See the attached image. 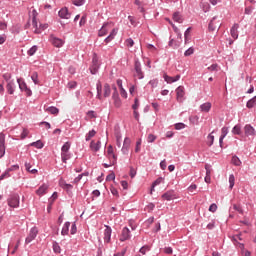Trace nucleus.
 Wrapping results in <instances>:
<instances>
[{
	"instance_id": "nucleus-1",
	"label": "nucleus",
	"mask_w": 256,
	"mask_h": 256,
	"mask_svg": "<svg viewBox=\"0 0 256 256\" xmlns=\"http://www.w3.org/2000/svg\"><path fill=\"white\" fill-rule=\"evenodd\" d=\"M37 15H39L37 10H32V29L36 35H39L49 27V24H39V28H37Z\"/></svg>"
},
{
	"instance_id": "nucleus-2",
	"label": "nucleus",
	"mask_w": 256,
	"mask_h": 256,
	"mask_svg": "<svg viewBox=\"0 0 256 256\" xmlns=\"http://www.w3.org/2000/svg\"><path fill=\"white\" fill-rule=\"evenodd\" d=\"M113 27H115V24L113 22L104 23L98 32V36L105 37V35H107V33H109V31H111Z\"/></svg>"
},
{
	"instance_id": "nucleus-3",
	"label": "nucleus",
	"mask_w": 256,
	"mask_h": 256,
	"mask_svg": "<svg viewBox=\"0 0 256 256\" xmlns=\"http://www.w3.org/2000/svg\"><path fill=\"white\" fill-rule=\"evenodd\" d=\"M177 40L170 39L168 45L169 47H173V49H178V47H181V43H183V36L180 34L179 30H177Z\"/></svg>"
},
{
	"instance_id": "nucleus-4",
	"label": "nucleus",
	"mask_w": 256,
	"mask_h": 256,
	"mask_svg": "<svg viewBox=\"0 0 256 256\" xmlns=\"http://www.w3.org/2000/svg\"><path fill=\"white\" fill-rule=\"evenodd\" d=\"M19 199L17 194L10 196L7 200L8 206L12 209H17V207H19Z\"/></svg>"
},
{
	"instance_id": "nucleus-5",
	"label": "nucleus",
	"mask_w": 256,
	"mask_h": 256,
	"mask_svg": "<svg viewBox=\"0 0 256 256\" xmlns=\"http://www.w3.org/2000/svg\"><path fill=\"white\" fill-rule=\"evenodd\" d=\"M17 83L19 85V89L24 91L27 97H31V95H33V92L31 91V89L27 87V83H25L21 78L17 79Z\"/></svg>"
},
{
	"instance_id": "nucleus-6",
	"label": "nucleus",
	"mask_w": 256,
	"mask_h": 256,
	"mask_svg": "<svg viewBox=\"0 0 256 256\" xmlns=\"http://www.w3.org/2000/svg\"><path fill=\"white\" fill-rule=\"evenodd\" d=\"M113 89H114V92L112 94L113 105L114 107L119 109V107H121L122 105L121 98L119 97V92H117V87H114Z\"/></svg>"
},
{
	"instance_id": "nucleus-7",
	"label": "nucleus",
	"mask_w": 256,
	"mask_h": 256,
	"mask_svg": "<svg viewBox=\"0 0 256 256\" xmlns=\"http://www.w3.org/2000/svg\"><path fill=\"white\" fill-rule=\"evenodd\" d=\"M220 28H221V20H218L217 16L213 17L208 26L209 31H216V29H220Z\"/></svg>"
},
{
	"instance_id": "nucleus-8",
	"label": "nucleus",
	"mask_w": 256,
	"mask_h": 256,
	"mask_svg": "<svg viewBox=\"0 0 256 256\" xmlns=\"http://www.w3.org/2000/svg\"><path fill=\"white\" fill-rule=\"evenodd\" d=\"M107 157L110 160V165L117 163V156L113 153V146L109 145L107 148Z\"/></svg>"
},
{
	"instance_id": "nucleus-9",
	"label": "nucleus",
	"mask_w": 256,
	"mask_h": 256,
	"mask_svg": "<svg viewBox=\"0 0 256 256\" xmlns=\"http://www.w3.org/2000/svg\"><path fill=\"white\" fill-rule=\"evenodd\" d=\"M39 233V230H37V227L31 228L28 237H26L25 243L29 244L31 241H34V239L37 237Z\"/></svg>"
},
{
	"instance_id": "nucleus-10",
	"label": "nucleus",
	"mask_w": 256,
	"mask_h": 256,
	"mask_svg": "<svg viewBox=\"0 0 256 256\" xmlns=\"http://www.w3.org/2000/svg\"><path fill=\"white\" fill-rule=\"evenodd\" d=\"M177 197V193H175L174 190H169L162 195L164 201H173V199H177Z\"/></svg>"
},
{
	"instance_id": "nucleus-11",
	"label": "nucleus",
	"mask_w": 256,
	"mask_h": 256,
	"mask_svg": "<svg viewBox=\"0 0 256 256\" xmlns=\"http://www.w3.org/2000/svg\"><path fill=\"white\" fill-rule=\"evenodd\" d=\"M97 71H99V60L97 59V56H94L92 59V65L90 67V73L95 75Z\"/></svg>"
},
{
	"instance_id": "nucleus-12",
	"label": "nucleus",
	"mask_w": 256,
	"mask_h": 256,
	"mask_svg": "<svg viewBox=\"0 0 256 256\" xmlns=\"http://www.w3.org/2000/svg\"><path fill=\"white\" fill-rule=\"evenodd\" d=\"M176 95H177V102L183 103V97H185V87L179 86L176 89Z\"/></svg>"
},
{
	"instance_id": "nucleus-13",
	"label": "nucleus",
	"mask_w": 256,
	"mask_h": 256,
	"mask_svg": "<svg viewBox=\"0 0 256 256\" xmlns=\"http://www.w3.org/2000/svg\"><path fill=\"white\" fill-rule=\"evenodd\" d=\"M244 133H245L246 137H255V135H256L255 128H253V126H251V124L245 125Z\"/></svg>"
},
{
	"instance_id": "nucleus-14",
	"label": "nucleus",
	"mask_w": 256,
	"mask_h": 256,
	"mask_svg": "<svg viewBox=\"0 0 256 256\" xmlns=\"http://www.w3.org/2000/svg\"><path fill=\"white\" fill-rule=\"evenodd\" d=\"M117 33H119V29L113 26V28L110 30L109 36L104 40L105 43H111V41H113V39H115L117 36Z\"/></svg>"
},
{
	"instance_id": "nucleus-15",
	"label": "nucleus",
	"mask_w": 256,
	"mask_h": 256,
	"mask_svg": "<svg viewBox=\"0 0 256 256\" xmlns=\"http://www.w3.org/2000/svg\"><path fill=\"white\" fill-rule=\"evenodd\" d=\"M128 239H131V231L129 230V228L124 227L122 229V233L120 236V241H127Z\"/></svg>"
},
{
	"instance_id": "nucleus-16",
	"label": "nucleus",
	"mask_w": 256,
	"mask_h": 256,
	"mask_svg": "<svg viewBox=\"0 0 256 256\" xmlns=\"http://www.w3.org/2000/svg\"><path fill=\"white\" fill-rule=\"evenodd\" d=\"M104 230V243H111V233H113V230L109 226H105Z\"/></svg>"
},
{
	"instance_id": "nucleus-17",
	"label": "nucleus",
	"mask_w": 256,
	"mask_h": 256,
	"mask_svg": "<svg viewBox=\"0 0 256 256\" xmlns=\"http://www.w3.org/2000/svg\"><path fill=\"white\" fill-rule=\"evenodd\" d=\"M131 147V139L125 138L122 146V153L127 155L129 153V148Z\"/></svg>"
},
{
	"instance_id": "nucleus-18",
	"label": "nucleus",
	"mask_w": 256,
	"mask_h": 256,
	"mask_svg": "<svg viewBox=\"0 0 256 256\" xmlns=\"http://www.w3.org/2000/svg\"><path fill=\"white\" fill-rule=\"evenodd\" d=\"M5 155V134L0 133V159Z\"/></svg>"
},
{
	"instance_id": "nucleus-19",
	"label": "nucleus",
	"mask_w": 256,
	"mask_h": 256,
	"mask_svg": "<svg viewBox=\"0 0 256 256\" xmlns=\"http://www.w3.org/2000/svg\"><path fill=\"white\" fill-rule=\"evenodd\" d=\"M230 35L234 39H239V24H234L230 29Z\"/></svg>"
},
{
	"instance_id": "nucleus-20",
	"label": "nucleus",
	"mask_w": 256,
	"mask_h": 256,
	"mask_svg": "<svg viewBox=\"0 0 256 256\" xmlns=\"http://www.w3.org/2000/svg\"><path fill=\"white\" fill-rule=\"evenodd\" d=\"M135 72H136L138 79H143L144 76H143V71L141 70V62L140 61L135 62Z\"/></svg>"
},
{
	"instance_id": "nucleus-21",
	"label": "nucleus",
	"mask_w": 256,
	"mask_h": 256,
	"mask_svg": "<svg viewBox=\"0 0 256 256\" xmlns=\"http://www.w3.org/2000/svg\"><path fill=\"white\" fill-rule=\"evenodd\" d=\"M59 17H61V19H71V14L69 13V10L67 8H62L59 12H58Z\"/></svg>"
},
{
	"instance_id": "nucleus-22",
	"label": "nucleus",
	"mask_w": 256,
	"mask_h": 256,
	"mask_svg": "<svg viewBox=\"0 0 256 256\" xmlns=\"http://www.w3.org/2000/svg\"><path fill=\"white\" fill-rule=\"evenodd\" d=\"M90 149L95 152L99 151V149H101V141L92 140L90 143Z\"/></svg>"
},
{
	"instance_id": "nucleus-23",
	"label": "nucleus",
	"mask_w": 256,
	"mask_h": 256,
	"mask_svg": "<svg viewBox=\"0 0 256 256\" xmlns=\"http://www.w3.org/2000/svg\"><path fill=\"white\" fill-rule=\"evenodd\" d=\"M50 41L54 47H63V40L57 37L51 36Z\"/></svg>"
},
{
	"instance_id": "nucleus-24",
	"label": "nucleus",
	"mask_w": 256,
	"mask_h": 256,
	"mask_svg": "<svg viewBox=\"0 0 256 256\" xmlns=\"http://www.w3.org/2000/svg\"><path fill=\"white\" fill-rule=\"evenodd\" d=\"M181 79V75H176L175 77L168 76L167 74L164 75V80L166 83H175Z\"/></svg>"
},
{
	"instance_id": "nucleus-25",
	"label": "nucleus",
	"mask_w": 256,
	"mask_h": 256,
	"mask_svg": "<svg viewBox=\"0 0 256 256\" xmlns=\"http://www.w3.org/2000/svg\"><path fill=\"white\" fill-rule=\"evenodd\" d=\"M49 189V186L47 184H43L39 187V189L36 190V194L41 197L42 195H45L47 193V190Z\"/></svg>"
},
{
	"instance_id": "nucleus-26",
	"label": "nucleus",
	"mask_w": 256,
	"mask_h": 256,
	"mask_svg": "<svg viewBox=\"0 0 256 256\" xmlns=\"http://www.w3.org/2000/svg\"><path fill=\"white\" fill-rule=\"evenodd\" d=\"M6 88H7L9 95H13V93H15V82L9 81L7 83Z\"/></svg>"
},
{
	"instance_id": "nucleus-27",
	"label": "nucleus",
	"mask_w": 256,
	"mask_h": 256,
	"mask_svg": "<svg viewBox=\"0 0 256 256\" xmlns=\"http://www.w3.org/2000/svg\"><path fill=\"white\" fill-rule=\"evenodd\" d=\"M200 109L203 113H209L211 111V103L206 102L200 106Z\"/></svg>"
},
{
	"instance_id": "nucleus-28",
	"label": "nucleus",
	"mask_w": 256,
	"mask_h": 256,
	"mask_svg": "<svg viewBox=\"0 0 256 256\" xmlns=\"http://www.w3.org/2000/svg\"><path fill=\"white\" fill-rule=\"evenodd\" d=\"M96 89H97V98L98 99H103V86L101 85V82H98L96 84Z\"/></svg>"
},
{
	"instance_id": "nucleus-29",
	"label": "nucleus",
	"mask_w": 256,
	"mask_h": 256,
	"mask_svg": "<svg viewBox=\"0 0 256 256\" xmlns=\"http://www.w3.org/2000/svg\"><path fill=\"white\" fill-rule=\"evenodd\" d=\"M111 95V86L105 84L103 87V97H109Z\"/></svg>"
},
{
	"instance_id": "nucleus-30",
	"label": "nucleus",
	"mask_w": 256,
	"mask_h": 256,
	"mask_svg": "<svg viewBox=\"0 0 256 256\" xmlns=\"http://www.w3.org/2000/svg\"><path fill=\"white\" fill-rule=\"evenodd\" d=\"M69 227H71V222H66L62 228L61 235H69Z\"/></svg>"
},
{
	"instance_id": "nucleus-31",
	"label": "nucleus",
	"mask_w": 256,
	"mask_h": 256,
	"mask_svg": "<svg viewBox=\"0 0 256 256\" xmlns=\"http://www.w3.org/2000/svg\"><path fill=\"white\" fill-rule=\"evenodd\" d=\"M173 21H175L176 23H183V16H181L179 12H175L173 14Z\"/></svg>"
},
{
	"instance_id": "nucleus-32",
	"label": "nucleus",
	"mask_w": 256,
	"mask_h": 256,
	"mask_svg": "<svg viewBox=\"0 0 256 256\" xmlns=\"http://www.w3.org/2000/svg\"><path fill=\"white\" fill-rule=\"evenodd\" d=\"M47 113H51V115H57L59 113V108L55 106H50L46 108Z\"/></svg>"
},
{
	"instance_id": "nucleus-33",
	"label": "nucleus",
	"mask_w": 256,
	"mask_h": 256,
	"mask_svg": "<svg viewBox=\"0 0 256 256\" xmlns=\"http://www.w3.org/2000/svg\"><path fill=\"white\" fill-rule=\"evenodd\" d=\"M214 141H215V136H213V133H210L207 136L206 144L208 145V147H211V145H213Z\"/></svg>"
},
{
	"instance_id": "nucleus-34",
	"label": "nucleus",
	"mask_w": 256,
	"mask_h": 256,
	"mask_svg": "<svg viewBox=\"0 0 256 256\" xmlns=\"http://www.w3.org/2000/svg\"><path fill=\"white\" fill-rule=\"evenodd\" d=\"M30 146H31V147H36V149H43L44 144H43V142H41V140H38V141H36V142H32V143L30 144Z\"/></svg>"
},
{
	"instance_id": "nucleus-35",
	"label": "nucleus",
	"mask_w": 256,
	"mask_h": 256,
	"mask_svg": "<svg viewBox=\"0 0 256 256\" xmlns=\"http://www.w3.org/2000/svg\"><path fill=\"white\" fill-rule=\"evenodd\" d=\"M149 251H151V247L149 245H145V246L141 247L139 250L141 255H147V253H149Z\"/></svg>"
},
{
	"instance_id": "nucleus-36",
	"label": "nucleus",
	"mask_w": 256,
	"mask_h": 256,
	"mask_svg": "<svg viewBox=\"0 0 256 256\" xmlns=\"http://www.w3.org/2000/svg\"><path fill=\"white\" fill-rule=\"evenodd\" d=\"M25 169L28 171V173H31L32 175L37 174V169H31V163H25Z\"/></svg>"
},
{
	"instance_id": "nucleus-37",
	"label": "nucleus",
	"mask_w": 256,
	"mask_h": 256,
	"mask_svg": "<svg viewBox=\"0 0 256 256\" xmlns=\"http://www.w3.org/2000/svg\"><path fill=\"white\" fill-rule=\"evenodd\" d=\"M31 79L35 85H39V74L37 72H33L31 75Z\"/></svg>"
},
{
	"instance_id": "nucleus-38",
	"label": "nucleus",
	"mask_w": 256,
	"mask_h": 256,
	"mask_svg": "<svg viewBox=\"0 0 256 256\" xmlns=\"http://www.w3.org/2000/svg\"><path fill=\"white\" fill-rule=\"evenodd\" d=\"M255 105H256V96L247 102L246 107H248V109H253Z\"/></svg>"
},
{
	"instance_id": "nucleus-39",
	"label": "nucleus",
	"mask_w": 256,
	"mask_h": 256,
	"mask_svg": "<svg viewBox=\"0 0 256 256\" xmlns=\"http://www.w3.org/2000/svg\"><path fill=\"white\" fill-rule=\"evenodd\" d=\"M61 159L63 163H67L68 159H71L69 152H61Z\"/></svg>"
},
{
	"instance_id": "nucleus-40",
	"label": "nucleus",
	"mask_w": 256,
	"mask_h": 256,
	"mask_svg": "<svg viewBox=\"0 0 256 256\" xmlns=\"http://www.w3.org/2000/svg\"><path fill=\"white\" fill-rule=\"evenodd\" d=\"M69 149H71V143L66 142L61 148V153H69Z\"/></svg>"
},
{
	"instance_id": "nucleus-41",
	"label": "nucleus",
	"mask_w": 256,
	"mask_h": 256,
	"mask_svg": "<svg viewBox=\"0 0 256 256\" xmlns=\"http://www.w3.org/2000/svg\"><path fill=\"white\" fill-rule=\"evenodd\" d=\"M233 135H241V125H236L232 129Z\"/></svg>"
},
{
	"instance_id": "nucleus-42",
	"label": "nucleus",
	"mask_w": 256,
	"mask_h": 256,
	"mask_svg": "<svg viewBox=\"0 0 256 256\" xmlns=\"http://www.w3.org/2000/svg\"><path fill=\"white\" fill-rule=\"evenodd\" d=\"M95 135H97V132L95 130L89 131V133L86 135V141H91V139H93Z\"/></svg>"
},
{
	"instance_id": "nucleus-43",
	"label": "nucleus",
	"mask_w": 256,
	"mask_h": 256,
	"mask_svg": "<svg viewBox=\"0 0 256 256\" xmlns=\"http://www.w3.org/2000/svg\"><path fill=\"white\" fill-rule=\"evenodd\" d=\"M232 163H233V165H235L236 167L241 166V160H240L239 157H237V156H233V157H232Z\"/></svg>"
},
{
	"instance_id": "nucleus-44",
	"label": "nucleus",
	"mask_w": 256,
	"mask_h": 256,
	"mask_svg": "<svg viewBox=\"0 0 256 256\" xmlns=\"http://www.w3.org/2000/svg\"><path fill=\"white\" fill-rule=\"evenodd\" d=\"M229 184L230 189H233V187H235V175L231 174L229 176Z\"/></svg>"
},
{
	"instance_id": "nucleus-45",
	"label": "nucleus",
	"mask_w": 256,
	"mask_h": 256,
	"mask_svg": "<svg viewBox=\"0 0 256 256\" xmlns=\"http://www.w3.org/2000/svg\"><path fill=\"white\" fill-rule=\"evenodd\" d=\"M53 251L54 253H61V246H59V243L57 242L53 243Z\"/></svg>"
},
{
	"instance_id": "nucleus-46",
	"label": "nucleus",
	"mask_w": 256,
	"mask_h": 256,
	"mask_svg": "<svg viewBox=\"0 0 256 256\" xmlns=\"http://www.w3.org/2000/svg\"><path fill=\"white\" fill-rule=\"evenodd\" d=\"M72 3L76 7H81V5H85V0H72Z\"/></svg>"
},
{
	"instance_id": "nucleus-47",
	"label": "nucleus",
	"mask_w": 256,
	"mask_h": 256,
	"mask_svg": "<svg viewBox=\"0 0 256 256\" xmlns=\"http://www.w3.org/2000/svg\"><path fill=\"white\" fill-rule=\"evenodd\" d=\"M160 183H163V178H158V179L152 184L151 193H153V189H155V187H157V185H160Z\"/></svg>"
},
{
	"instance_id": "nucleus-48",
	"label": "nucleus",
	"mask_w": 256,
	"mask_h": 256,
	"mask_svg": "<svg viewBox=\"0 0 256 256\" xmlns=\"http://www.w3.org/2000/svg\"><path fill=\"white\" fill-rule=\"evenodd\" d=\"M9 170H6L1 176H0V181H3V179H9L11 177V174H9Z\"/></svg>"
},
{
	"instance_id": "nucleus-49",
	"label": "nucleus",
	"mask_w": 256,
	"mask_h": 256,
	"mask_svg": "<svg viewBox=\"0 0 256 256\" xmlns=\"http://www.w3.org/2000/svg\"><path fill=\"white\" fill-rule=\"evenodd\" d=\"M125 45H126V47H133V45H135V42L133 41V39L128 38V39L125 41Z\"/></svg>"
},
{
	"instance_id": "nucleus-50",
	"label": "nucleus",
	"mask_w": 256,
	"mask_h": 256,
	"mask_svg": "<svg viewBox=\"0 0 256 256\" xmlns=\"http://www.w3.org/2000/svg\"><path fill=\"white\" fill-rule=\"evenodd\" d=\"M95 117H97V114L95 113V111H88L87 112V118L88 119H95Z\"/></svg>"
},
{
	"instance_id": "nucleus-51",
	"label": "nucleus",
	"mask_w": 256,
	"mask_h": 256,
	"mask_svg": "<svg viewBox=\"0 0 256 256\" xmlns=\"http://www.w3.org/2000/svg\"><path fill=\"white\" fill-rule=\"evenodd\" d=\"M233 210L238 211V213H240L241 215L243 213V208H241V205L234 204L233 205Z\"/></svg>"
},
{
	"instance_id": "nucleus-52",
	"label": "nucleus",
	"mask_w": 256,
	"mask_h": 256,
	"mask_svg": "<svg viewBox=\"0 0 256 256\" xmlns=\"http://www.w3.org/2000/svg\"><path fill=\"white\" fill-rule=\"evenodd\" d=\"M132 109H133V111H137V109H139V99L138 98H135L134 104L132 105Z\"/></svg>"
},
{
	"instance_id": "nucleus-53",
	"label": "nucleus",
	"mask_w": 256,
	"mask_h": 256,
	"mask_svg": "<svg viewBox=\"0 0 256 256\" xmlns=\"http://www.w3.org/2000/svg\"><path fill=\"white\" fill-rule=\"evenodd\" d=\"M59 196H58V194H57V192H54L53 194H52V196L50 197V199H49V203H55V200L58 198Z\"/></svg>"
},
{
	"instance_id": "nucleus-54",
	"label": "nucleus",
	"mask_w": 256,
	"mask_h": 256,
	"mask_svg": "<svg viewBox=\"0 0 256 256\" xmlns=\"http://www.w3.org/2000/svg\"><path fill=\"white\" fill-rule=\"evenodd\" d=\"M155 139H157V136H155L153 134H149L147 141H148V143H154Z\"/></svg>"
},
{
	"instance_id": "nucleus-55",
	"label": "nucleus",
	"mask_w": 256,
	"mask_h": 256,
	"mask_svg": "<svg viewBox=\"0 0 256 256\" xmlns=\"http://www.w3.org/2000/svg\"><path fill=\"white\" fill-rule=\"evenodd\" d=\"M34 53H37V46H33L28 50V55L33 56Z\"/></svg>"
},
{
	"instance_id": "nucleus-56",
	"label": "nucleus",
	"mask_w": 256,
	"mask_h": 256,
	"mask_svg": "<svg viewBox=\"0 0 256 256\" xmlns=\"http://www.w3.org/2000/svg\"><path fill=\"white\" fill-rule=\"evenodd\" d=\"M193 53H195V50L193 48H189L185 51L184 55L185 57H189L190 55H193Z\"/></svg>"
},
{
	"instance_id": "nucleus-57",
	"label": "nucleus",
	"mask_w": 256,
	"mask_h": 256,
	"mask_svg": "<svg viewBox=\"0 0 256 256\" xmlns=\"http://www.w3.org/2000/svg\"><path fill=\"white\" fill-rule=\"evenodd\" d=\"M83 179V174L78 175L74 180L73 183L74 185H78L79 181H81Z\"/></svg>"
},
{
	"instance_id": "nucleus-58",
	"label": "nucleus",
	"mask_w": 256,
	"mask_h": 256,
	"mask_svg": "<svg viewBox=\"0 0 256 256\" xmlns=\"http://www.w3.org/2000/svg\"><path fill=\"white\" fill-rule=\"evenodd\" d=\"M221 137H227V134L229 133V129L227 127H223L221 130Z\"/></svg>"
},
{
	"instance_id": "nucleus-59",
	"label": "nucleus",
	"mask_w": 256,
	"mask_h": 256,
	"mask_svg": "<svg viewBox=\"0 0 256 256\" xmlns=\"http://www.w3.org/2000/svg\"><path fill=\"white\" fill-rule=\"evenodd\" d=\"M175 129H176L177 131H180V129H185V124H183V123H177V124H175Z\"/></svg>"
},
{
	"instance_id": "nucleus-60",
	"label": "nucleus",
	"mask_w": 256,
	"mask_h": 256,
	"mask_svg": "<svg viewBox=\"0 0 256 256\" xmlns=\"http://www.w3.org/2000/svg\"><path fill=\"white\" fill-rule=\"evenodd\" d=\"M158 83L159 82L155 79L149 81V85H151L152 89H155V87H157Z\"/></svg>"
},
{
	"instance_id": "nucleus-61",
	"label": "nucleus",
	"mask_w": 256,
	"mask_h": 256,
	"mask_svg": "<svg viewBox=\"0 0 256 256\" xmlns=\"http://www.w3.org/2000/svg\"><path fill=\"white\" fill-rule=\"evenodd\" d=\"M139 151H141V140L136 142L135 153H139Z\"/></svg>"
},
{
	"instance_id": "nucleus-62",
	"label": "nucleus",
	"mask_w": 256,
	"mask_h": 256,
	"mask_svg": "<svg viewBox=\"0 0 256 256\" xmlns=\"http://www.w3.org/2000/svg\"><path fill=\"white\" fill-rule=\"evenodd\" d=\"M209 211L211 213H215V211H217V204H211L209 207Z\"/></svg>"
},
{
	"instance_id": "nucleus-63",
	"label": "nucleus",
	"mask_w": 256,
	"mask_h": 256,
	"mask_svg": "<svg viewBox=\"0 0 256 256\" xmlns=\"http://www.w3.org/2000/svg\"><path fill=\"white\" fill-rule=\"evenodd\" d=\"M3 79H5L9 83V81H11V73H5L3 75Z\"/></svg>"
},
{
	"instance_id": "nucleus-64",
	"label": "nucleus",
	"mask_w": 256,
	"mask_h": 256,
	"mask_svg": "<svg viewBox=\"0 0 256 256\" xmlns=\"http://www.w3.org/2000/svg\"><path fill=\"white\" fill-rule=\"evenodd\" d=\"M117 146L121 147V134H116Z\"/></svg>"
}]
</instances>
